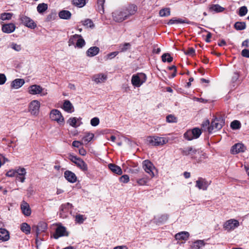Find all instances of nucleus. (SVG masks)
Wrapping results in <instances>:
<instances>
[{
	"label": "nucleus",
	"instance_id": "nucleus-1",
	"mask_svg": "<svg viewBox=\"0 0 249 249\" xmlns=\"http://www.w3.org/2000/svg\"><path fill=\"white\" fill-rule=\"evenodd\" d=\"M137 10V7L136 5H131L126 8L115 11L112 13V17L115 21L122 22L135 14Z\"/></svg>",
	"mask_w": 249,
	"mask_h": 249
},
{
	"label": "nucleus",
	"instance_id": "nucleus-2",
	"mask_svg": "<svg viewBox=\"0 0 249 249\" xmlns=\"http://www.w3.org/2000/svg\"><path fill=\"white\" fill-rule=\"evenodd\" d=\"M181 153L183 155L190 156L191 158L195 159L197 162L201 160V157H205V153L200 149H196L192 146H188L181 149Z\"/></svg>",
	"mask_w": 249,
	"mask_h": 249
},
{
	"label": "nucleus",
	"instance_id": "nucleus-3",
	"mask_svg": "<svg viewBox=\"0 0 249 249\" xmlns=\"http://www.w3.org/2000/svg\"><path fill=\"white\" fill-rule=\"evenodd\" d=\"M149 144L153 146L163 145L169 141V138L158 136H149L147 139Z\"/></svg>",
	"mask_w": 249,
	"mask_h": 249
},
{
	"label": "nucleus",
	"instance_id": "nucleus-4",
	"mask_svg": "<svg viewBox=\"0 0 249 249\" xmlns=\"http://www.w3.org/2000/svg\"><path fill=\"white\" fill-rule=\"evenodd\" d=\"M28 93L31 95L39 94L41 96H46L48 94L47 90L38 85H33L28 88Z\"/></svg>",
	"mask_w": 249,
	"mask_h": 249
},
{
	"label": "nucleus",
	"instance_id": "nucleus-5",
	"mask_svg": "<svg viewBox=\"0 0 249 249\" xmlns=\"http://www.w3.org/2000/svg\"><path fill=\"white\" fill-rule=\"evenodd\" d=\"M146 76L143 73L134 74L131 78V83L135 87H140L146 80Z\"/></svg>",
	"mask_w": 249,
	"mask_h": 249
},
{
	"label": "nucleus",
	"instance_id": "nucleus-6",
	"mask_svg": "<svg viewBox=\"0 0 249 249\" xmlns=\"http://www.w3.org/2000/svg\"><path fill=\"white\" fill-rule=\"evenodd\" d=\"M225 124V122L222 117L216 118L211 123V126L208 127V131L211 133L213 130L220 129Z\"/></svg>",
	"mask_w": 249,
	"mask_h": 249
},
{
	"label": "nucleus",
	"instance_id": "nucleus-7",
	"mask_svg": "<svg viewBox=\"0 0 249 249\" xmlns=\"http://www.w3.org/2000/svg\"><path fill=\"white\" fill-rule=\"evenodd\" d=\"M50 118L52 120L56 121L60 124H63L64 123V118L61 112L58 109L52 110L50 113Z\"/></svg>",
	"mask_w": 249,
	"mask_h": 249
},
{
	"label": "nucleus",
	"instance_id": "nucleus-8",
	"mask_svg": "<svg viewBox=\"0 0 249 249\" xmlns=\"http://www.w3.org/2000/svg\"><path fill=\"white\" fill-rule=\"evenodd\" d=\"M239 222L238 220L234 219H231L226 221L224 225L223 228L228 231H233L234 229L239 226Z\"/></svg>",
	"mask_w": 249,
	"mask_h": 249
},
{
	"label": "nucleus",
	"instance_id": "nucleus-9",
	"mask_svg": "<svg viewBox=\"0 0 249 249\" xmlns=\"http://www.w3.org/2000/svg\"><path fill=\"white\" fill-rule=\"evenodd\" d=\"M40 103L36 100L31 102L29 106V111L33 115L37 116L39 114Z\"/></svg>",
	"mask_w": 249,
	"mask_h": 249
},
{
	"label": "nucleus",
	"instance_id": "nucleus-10",
	"mask_svg": "<svg viewBox=\"0 0 249 249\" xmlns=\"http://www.w3.org/2000/svg\"><path fill=\"white\" fill-rule=\"evenodd\" d=\"M19 19L21 23L28 28L34 29L36 27L34 21L28 17L22 15L20 16Z\"/></svg>",
	"mask_w": 249,
	"mask_h": 249
},
{
	"label": "nucleus",
	"instance_id": "nucleus-11",
	"mask_svg": "<svg viewBox=\"0 0 249 249\" xmlns=\"http://www.w3.org/2000/svg\"><path fill=\"white\" fill-rule=\"evenodd\" d=\"M142 168L143 170L149 175L150 177L152 178L154 177L153 170L155 168L153 163L149 160H145L142 162Z\"/></svg>",
	"mask_w": 249,
	"mask_h": 249
},
{
	"label": "nucleus",
	"instance_id": "nucleus-12",
	"mask_svg": "<svg viewBox=\"0 0 249 249\" xmlns=\"http://www.w3.org/2000/svg\"><path fill=\"white\" fill-rule=\"evenodd\" d=\"M69 233L66 230L65 227L59 225L55 230V232L53 234L54 238L57 239L60 237L62 236H68Z\"/></svg>",
	"mask_w": 249,
	"mask_h": 249
},
{
	"label": "nucleus",
	"instance_id": "nucleus-13",
	"mask_svg": "<svg viewBox=\"0 0 249 249\" xmlns=\"http://www.w3.org/2000/svg\"><path fill=\"white\" fill-rule=\"evenodd\" d=\"M196 187L199 190H206L210 184V182L208 181L205 178H199L196 181Z\"/></svg>",
	"mask_w": 249,
	"mask_h": 249
},
{
	"label": "nucleus",
	"instance_id": "nucleus-14",
	"mask_svg": "<svg viewBox=\"0 0 249 249\" xmlns=\"http://www.w3.org/2000/svg\"><path fill=\"white\" fill-rule=\"evenodd\" d=\"M246 147L241 143H237L233 145L231 149V153L236 154L240 152H243L246 150Z\"/></svg>",
	"mask_w": 249,
	"mask_h": 249
},
{
	"label": "nucleus",
	"instance_id": "nucleus-15",
	"mask_svg": "<svg viewBox=\"0 0 249 249\" xmlns=\"http://www.w3.org/2000/svg\"><path fill=\"white\" fill-rule=\"evenodd\" d=\"M181 23H187L191 24L192 25H196V23L194 22H191L186 19H183L181 18H173L170 19L168 22V25H172L173 24H181Z\"/></svg>",
	"mask_w": 249,
	"mask_h": 249
},
{
	"label": "nucleus",
	"instance_id": "nucleus-16",
	"mask_svg": "<svg viewBox=\"0 0 249 249\" xmlns=\"http://www.w3.org/2000/svg\"><path fill=\"white\" fill-rule=\"evenodd\" d=\"M20 208L22 211V213L24 215L28 216L31 215V210L29 204L27 202L25 201H22L20 204Z\"/></svg>",
	"mask_w": 249,
	"mask_h": 249
},
{
	"label": "nucleus",
	"instance_id": "nucleus-17",
	"mask_svg": "<svg viewBox=\"0 0 249 249\" xmlns=\"http://www.w3.org/2000/svg\"><path fill=\"white\" fill-rule=\"evenodd\" d=\"M81 118H76V117H71L70 118L68 121L67 123L71 126L76 128L78 126H80L81 124H82L81 122Z\"/></svg>",
	"mask_w": 249,
	"mask_h": 249
},
{
	"label": "nucleus",
	"instance_id": "nucleus-18",
	"mask_svg": "<svg viewBox=\"0 0 249 249\" xmlns=\"http://www.w3.org/2000/svg\"><path fill=\"white\" fill-rule=\"evenodd\" d=\"M92 80L96 84L105 82L107 79V75L103 73H98L92 76Z\"/></svg>",
	"mask_w": 249,
	"mask_h": 249
},
{
	"label": "nucleus",
	"instance_id": "nucleus-19",
	"mask_svg": "<svg viewBox=\"0 0 249 249\" xmlns=\"http://www.w3.org/2000/svg\"><path fill=\"white\" fill-rule=\"evenodd\" d=\"M64 177L71 183H74L77 181V177L75 174L71 171H66L64 172Z\"/></svg>",
	"mask_w": 249,
	"mask_h": 249
},
{
	"label": "nucleus",
	"instance_id": "nucleus-20",
	"mask_svg": "<svg viewBox=\"0 0 249 249\" xmlns=\"http://www.w3.org/2000/svg\"><path fill=\"white\" fill-rule=\"evenodd\" d=\"M16 29V26L12 23L5 24L2 26V31L5 33L9 34L13 32Z\"/></svg>",
	"mask_w": 249,
	"mask_h": 249
},
{
	"label": "nucleus",
	"instance_id": "nucleus-21",
	"mask_svg": "<svg viewBox=\"0 0 249 249\" xmlns=\"http://www.w3.org/2000/svg\"><path fill=\"white\" fill-rule=\"evenodd\" d=\"M25 81L23 79L17 78L12 81L11 84V88L14 89H18L21 87Z\"/></svg>",
	"mask_w": 249,
	"mask_h": 249
},
{
	"label": "nucleus",
	"instance_id": "nucleus-22",
	"mask_svg": "<svg viewBox=\"0 0 249 249\" xmlns=\"http://www.w3.org/2000/svg\"><path fill=\"white\" fill-rule=\"evenodd\" d=\"M190 236V234L187 231H181L177 233L175 235L176 240H187Z\"/></svg>",
	"mask_w": 249,
	"mask_h": 249
},
{
	"label": "nucleus",
	"instance_id": "nucleus-23",
	"mask_svg": "<svg viewBox=\"0 0 249 249\" xmlns=\"http://www.w3.org/2000/svg\"><path fill=\"white\" fill-rule=\"evenodd\" d=\"M205 245V243L203 240H197L193 242L191 245V249H200Z\"/></svg>",
	"mask_w": 249,
	"mask_h": 249
},
{
	"label": "nucleus",
	"instance_id": "nucleus-24",
	"mask_svg": "<svg viewBox=\"0 0 249 249\" xmlns=\"http://www.w3.org/2000/svg\"><path fill=\"white\" fill-rule=\"evenodd\" d=\"M47 229V224L44 222H40L36 226V233L38 235L39 233L44 232Z\"/></svg>",
	"mask_w": 249,
	"mask_h": 249
},
{
	"label": "nucleus",
	"instance_id": "nucleus-25",
	"mask_svg": "<svg viewBox=\"0 0 249 249\" xmlns=\"http://www.w3.org/2000/svg\"><path fill=\"white\" fill-rule=\"evenodd\" d=\"M108 167L114 173L118 175H121L123 173L121 167L116 164L109 163L108 165Z\"/></svg>",
	"mask_w": 249,
	"mask_h": 249
},
{
	"label": "nucleus",
	"instance_id": "nucleus-26",
	"mask_svg": "<svg viewBox=\"0 0 249 249\" xmlns=\"http://www.w3.org/2000/svg\"><path fill=\"white\" fill-rule=\"evenodd\" d=\"M63 108L65 111L68 113H71L74 111L73 107L69 100H65L64 101Z\"/></svg>",
	"mask_w": 249,
	"mask_h": 249
},
{
	"label": "nucleus",
	"instance_id": "nucleus-27",
	"mask_svg": "<svg viewBox=\"0 0 249 249\" xmlns=\"http://www.w3.org/2000/svg\"><path fill=\"white\" fill-rule=\"evenodd\" d=\"M9 232L5 229L0 228V240L6 241L9 239Z\"/></svg>",
	"mask_w": 249,
	"mask_h": 249
},
{
	"label": "nucleus",
	"instance_id": "nucleus-28",
	"mask_svg": "<svg viewBox=\"0 0 249 249\" xmlns=\"http://www.w3.org/2000/svg\"><path fill=\"white\" fill-rule=\"evenodd\" d=\"M99 52V48L97 47H91L87 51V55L89 57H92L97 55Z\"/></svg>",
	"mask_w": 249,
	"mask_h": 249
},
{
	"label": "nucleus",
	"instance_id": "nucleus-29",
	"mask_svg": "<svg viewBox=\"0 0 249 249\" xmlns=\"http://www.w3.org/2000/svg\"><path fill=\"white\" fill-rule=\"evenodd\" d=\"M71 14V12L68 10H62L59 13V17L60 18L64 19H70Z\"/></svg>",
	"mask_w": 249,
	"mask_h": 249
},
{
	"label": "nucleus",
	"instance_id": "nucleus-30",
	"mask_svg": "<svg viewBox=\"0 0 249 249\" xmlns=\"http://www.w3.org/2000/svg\"><path fill=\"white\" fill-rule=\"evenodd\" d=\"M75 164L83 171H86L88 170L87 164L81 159H80Z\"/></svg>",
	"mask_w": 249,
	"mask_h": 249
},
{
	"label": "nucleus",
	"instance_id": "nucleus-31",
	"mask_svg": "<svg viewBox=\"0 0 249 249\" xmlns=\"http://www.w3.org/2000/svg\"><path fill=\"white\" fill-rule=\"evenodd\" d=\"M21 231L26 234H28L31 232V227L26 223H23L20 225Z\"/></svg>",
	"mask_w": 249,
	"mask_h": 249
},
{
	"label": "nucleus",
	"instance_id": "nucleus-32",
	"mask_svg": "<svg viewBox=\"0 0 249 249\" xmlns=\"http://www.w3.org/2000/svg\"><path fill=\"white\" fill-rule=\"evenodd\" d=\"M225 8L219 4H213L210 7V10L216 13L222 12Z\"/></svg>",
	"mask_w": 249,
	"mask_h": 249
},
{
	"label": "nucleus",
	"instance_id": "nucleus-33",
	"mask_svg": "<svg viewBox=\"0 0 249 249\" xmlns=\"http://www.w3.org/2000/svg\"><path fill=\"white\" fill-rule=\"evenodd\" d=\"M94 135L92 133L86 132L85 136L82 138V141L85 143H87L90 142L93 138Z\"/></svg>",
	"mask_w": 249,
	"mask_h": 249
},
{
	"label": "nucleus",
	"instance_id": "nucleus-34",
	"mask_svg": "<svg viewBox=\"0 0 249 249\" xmlns=\"http://www.w3.org/2000/svg\"><path fill=\"white\" fill-rule=\"evenodd\" d=\"M36 9L39 13L42 14L47 10L48 5L45 3H40L37 5Z\"/></svg>",
	"mask_w": 249,
	"mask_h": 249
},
{
	"label": "nucleus",
	"instance_id": "nucleus-35",
	"mask_svg": "<svg viewBox=\"0 0 249 249\" xmlns=\"http://www.w3.org/2000/svg\"><path fill=\"white\" fill-rule=\"evenodd\" d=\"M79 37H81V36L76 34L71 36L68 41L69 45L71 46L74 45L75 44H76L77 38H78Z\"/></svg>",
	"mask_w": 249,
	"mask_h": 249
},
{
	"label": "nucleus",
	"instance_id": "nucleus-36",
	"mask_svg": "<svg viewBox=\"0 0 249 249\" xmlns=\"http://www.w3.org/2000/svg\"><path fill=\"white\" fill-rule=\"evenodd\" d=\"M191 130L193 134V139L198 138L202 133L201 130L197 127L194 128Z\"/></svg>",
	"mask_w": 249,
	"mask_h": 249
},
{
	"label": "nucleus",
	"instance_id": "nucleus-37",
	"mask_svg": "<svg viewBox=\"0 0 249 249\" xmlns=\"http://www.w3.org/2000/svg\"><path fill=\"white\" fill-rule=\"evenodd\" d=\"M160 17H167L170 15V9L169 8H165L160 10L159 12Z\"/></svg>",
	"mask_w": 249,
	"mask_h": 249
},
{
	"label": "nucleus",
	"instance_id": "nucleus-38",
	"mask_svg": "<svg viewBox=\"0 0 249 249\" xmlns=\"http://www.w3.org/2000/svg\"><path fill=\"white\" fill-rule=\"evenodd\" d=\"M162 61L163 62H167L170 63L173 61V57L169 53H164L161 56Z\"/></svg>",
	"mask_w": 249,
	"mask_h": 249
},
{
	"label": "nucleus",
	"instance_id": "nucleus-39",
	"mask_svg": "<svg viewBox=\"0 0 249 249\" xmlns=\"http://www.w3.org/2000/svg\"><path fill=\"white\" fill-rule=\"evenodd\" d=\"M72 4L78 7H82L86 4L85 0H72Z\"/></svg>",
	"mask_w": 249,
	"mask_h": 249
},
{
	"label": "nucleus",
	"instance_id": "nucleus-40",
	"mask_svg": "<svg viewBox=\"0 0 249 249\" xmlns=\"http://www.w3.org/2000/svg\"><path fill=\"white\" fill-rule=\"evenodd\" d=\"M82 24L87 27L93 28L94 27V24L92 20L89 19H86L81 21Z\"/></svg>",
	"mask_w": 249,
	"mask_h": 249
},
{
	"label": "nucleus",
	"instance_id": "nucleus-41",
	"mask_svg": "<svg viewBox=\"0 0 249 249\" xmlns=\"http://www.w3.org/2000/svg\"><path fill=\"white\" fill-rule=\"evenodd\" d=\"M85 45V42L83 38H82V36L79 37L77 38V42H76L75 47H78L79 48H81Z\"/></svg>",
	"mask_w": 249,
	"mask_h": 249
},
{
	"label": "nucleus",
	"instance_id": "nucleus-42",
	"mask_svg": "<svg viewBox=\"0 0 249 249\" xmlns=\"http://www.w3.org/2000/svg\"><path fill=\"white\" fill-rule=\"evenodd\" d=\"M234 27L238 30H242L245 29L246 24L245 22H236L234 24Z\"/></svg>",
	"mask_w": 249,
	"mask_h": 249
},
{
	"label": "nucleus",
	"instance_id": "nucleus-43",
	"mask_svg": "<svg viewBox=\"0 0 249 249\" xmlns=\"http://www.w3.org/2000/svg\"><path fill=\"white\" fill-rule=\"evenodd\" d=\"M16 177L17 176H25L26 174V170L24 168H19L16 170Z\"/></svg>",
	"mask_w": 249,
	"mask_h": 249
},
{
	"label": "nucleus",
	"instance_id": "nucleus-44",
	"mask_svg": "<svg viewBox=\"0 0 249 249\" xmlns=\"http://www.w3.org/2000/svg\"><path fill=\"white\" fill-rule=\"evenodd\" d=\"M13 14L10 13H4L0 15V19L2 20H9L11 18Z\"/></svg>",
	"mask_w": 249,
	"mask_h": 249
},
{
	"label": "nucleus",
	"instance_id": "nucleus-45",
	"mask_svg": "<svg viewBox=\"0 0 249 249\" xmlns=\"http://www.w3.org/2000/svg\"><path fill=\"white\" fill-rule=\"evenodd\" d=\"M184 138L188 141L193 140V134L191 130H188L184 134Z\"/></svg>",
	"mask_w": 249,
	"mask_h": 249
},
{
	"label": "nucleus",
	"instance_id": "nucleus-46",
	"mask_svg": "<svg viewBox=\"0 0 249 249\" xmlns=\"http://www.w3.org/2000/svg\"><path fill=\"white\" fill-rule=\"evenodd\" d=\"M248 12L247 7L245 6L241 7L239 10V15L241 17L245 16Z\"/></svg>",
	"mask_w": 249,
	"mask_h": 249
},
{
	"label": "nucleus",
	"instance_id": "nucleus-47",
	"mask_svg": "<svg viewBox=\"0 0 249 249\" xmlns=\"http://www.w3.org/2000/svg\"><path fill=\"white\" fill-rule=\"evenodd\" d=\"M241 124L238 121L234 120L231 124V127L233 129H237L240 127Z\"/></svg>",
	"mask_w": 249,
	"mask_h": 249
},
{
	"label": "nucleus",
	"instance_id": "nucleus-48",
	"mask_svg": "<svg viewBox=\"0 0 249 249\" xmlns=\"http://www.w3.org/2000/svg\"><path fill=\"white\" fill-rule=\"evenodd\" d=\"M86 217L83 215L77 214L75 216V221L76 222L82 224L84 222Z\"/></svg>",
	"mask_w": 249,
	"mask_h": 249
},
{
	"label": "nucleus",
	"instance_id": "nucleus-49",
	"mask_svg": "<svg viewBox=\"0 0 249 249\" xmlns=\"http://www.w3.org/2000/svg\"><path fill=\"white\" fill-rule=\"evenodd\" d=\"M10 46L11 48H12V49L14 50L15 51H16L17 52L20 51L22 48L20 45L17 44L13 43V42L10 44Z\"/></svg>",
	"mask_w": 249,
	"mask_h": 249
},
{
	"label": "nucleus",
	"instance_id": "nucleus-50",
	"mask_svg": "<svg viewBox=\"0 0 249 249\" xmlns=\"http://www.w3.org/2000/svg\"><path fill=\"white\" fill-rule=\"evenodd\" d=\"M166 121L168 123H176L177 122V119L174 115H169L166 117Z\"/></svg>",
	"mask_w": 249,
	"mask_h": 249
},
{
	"label": "nucleus",
	"instance_id": "nucleus-51",
	"mask_svg": "<svg viewBox=\"0 0 249 249\" xmlns=\"http://www.w3.org/2000/svg\"><path fill=\"white\" fill-rule=\"evenodd\" d=\"M148 178H143L137 180V182L140 185H144L148 182Z\"/></svg>",
	"mask_w": 249,
	"mask_h": 249
},
{
	"label": "nucleus",
	"instance_id": "nucleus-52",
	"mask_svg": "<svg viewBox=\"0 0 249 249\" xmlns=\"http://www.w3.org/2000/svg\"><path fill=\"white\" fill-rule=\"evenodd\" d=\"M99 119L97 117H94L90 120V124L93 126H96L99 124Z\"/></svg>",
	"mask_w": 249,
	"mask_h": 249
},
{
	"label": "nucleus",
	"instance_id": "nucleus-53",
	"mask_svg": "<svg viewBox=\"0 0 249 249\" xmlns=\"http://www.w3.org/2000/svg\"><path fill=\"white\" fill-rule=\"evenodd\" d=\"M120 181L122 182L126 183H127L129 180V177L127 175H124L121 176L120 178Z\"/></svg>",
	"mask_w": 249,
	"mask_h": 249
},
{
	"label": "nucleus",
	"instance_id": "nucleus-54",
	"mask_svg": "<svg viewBox=\"0 0 249 249\" xmlns=\"http://www.w3.org/2000/svg\"><path fill=\"white\" fill-rule=\"evenodd\" d=\"M130 44L128 43H125L124 44L120 46V52H123L126 51L130 47Z\"/></svg>",
	"mask_w": 249,
	"mask_h": 249
},
{
	"label": "nucleus",
	"instance_id": "nucleus-55",
	"mask_svg": "<svg viewBox=\"0 0 249 249\" xmlns=\"http://www.w3.org/2000/svg\"><path fill=\"white\" fill-rule=\"evenodd\" d=\"M80 158H78L77 157L75 156L72 154H70L69 156V159L75 164L79 160H80Z\"/></svg>",
	"mask_w": 249,
	"mask_h": 249
},
{
	"label": "nucleus",
	"instance_id": "nucleus-56",
	"mask_svg": "<svg viewBox=\"0 0 249 249\" xmlns=\"http://www.w3.org/2000/svg\"><path fill=\"white\" fill-rule=\"evenodd\" d=\"M105 0H98L97 4L98 5V9L100 11L104 12V3Z\"/></svg>",
	"mask_w": 249,
	"mask_h": 249
},
{
	"label": "nucleus",
	"instance_id": "nucleus-57",
	"mask_svg": "<svg viewBox=\"0 0 249 249\" xmlns=\"http://www.w3.org/2000/svg\"><path fill=\"white\" fill-rule=\"evenodd\" d=\"M6 176L9 177H13L16 176L17 175L16 173V170H9L6 173Z\"/></svg>",
	"mask_w": 249,
	"mask_h": 249
},
{
	"label": "nucleus",
	"instance_id": "nucleus-58",
	"mask_svg": "<svg viewBox=\"0 0 249 249\" xmlns=\"http://www.w3.org/2000/svg\"><path fill=\"white\" fill-rule=\"evenodd\" d=\"M118 53H119L118 52H113L111 53H109L107 55V56H106L107 59H111L114 58V57H115L118 54Z\"/></svg>",
	"mask_w": 249,
	"mask_h": 249
},
{
	"label": "nucleus",
	"instance_id": "nucleus-59",
	"mask_svg": "<svg viewBox=\"0 0 249 249\" xmlns=\"http://www.w3.org/2000/svg\"><path fill=\"white\" fill-rule=\"evenodd\" d=\"M185 54L193 56L195 53V51L193 48H189L185 52Z\"/></svg>",
	"mask_w": 249,
	"mask_h": 249
},
{
	"label": "nucleus",
	"instance_id": "nucleus-60",
	"mask_svg": "<svg viewBox=\"0 0 249 249\" xmlns=\"http://www.w3.org/2000/svg\"><path fill=\"white\" fill-rule=\"evenodd\" d=\"M6 80V78L4 74L0 73V85H2L5 83Z\"/></svg>",
	"mask_w": 249,
	"mask_h": 249
},
{
	"label": "nucleus",
	"instance_id": "nucleus-61",
	"mask_svg": "<svg viewBox=\"0 0 249 249\" xmlns=\"http://www.w3.org/2000/svg\"><path fill=\"white\" fill-rule=\"evenodd\" d=\"M242 55L244 57L249 58V50L247 49H244L241 52Z\"/></svg>",
	"mask_w": 249,
	"mask_h": 249
},
{
	"label": "nucleus",
	"instance_id": "nucleus-62",
	"mask_svg": "<svg viewBox=\"0 0 249 249\" xmlns=\"http://www.w3.org/2000/svg\"><path fill=\"white\" fill-rule=\"evenodd\" d=\"M72 205L70 203H67L66 204L61 205L60 208L62 211H64V210L66 209L67 208H71L72 207Z\"/></svg>",
	"mask_w": 249,
	"mask_h": 249
},
{
	"label": "nucleus",
	"instance_id": "nucleus-63",
	"mask_svg": "<svg viewBox=\"0 0 249 249\" xmlns=\"http://www.w3.org/2000/svg\"><path fill=\"white\" fill-rule=\"evenodd\" d=\"M83 144L82 142H80V141H74L72 142V145L73 146L75 147H79L80 145H81Z\"/></svg>",
	"mask_w": 249,
	"mask_h": 249
},
{
	"label": "nucleus",
	"instance_id": "nucleus-64",
	"mask_svg": "<svg viewBox=\"0 0 249 249\" xmlns=\"http://www.w3.org/2000/svg\"><path fill=\"white\" fill-rule=\"evenodd\" d=\"M239 77V74L238 72H234L233 75L232 77V81L233 82L236 81Z\"/></svg>",
	"mask_w": 249,
	"mask_h": 249
}]
</instances>
